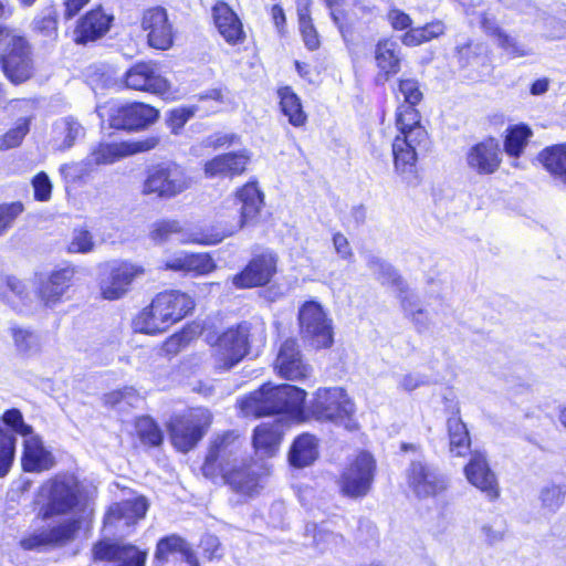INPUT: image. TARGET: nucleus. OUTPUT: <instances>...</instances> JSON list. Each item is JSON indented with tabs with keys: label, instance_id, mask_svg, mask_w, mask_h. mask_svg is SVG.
Wrapping results in <instances>:
<instances>
[{
	"label": "nucleus",
	"instance_id": "f257e3e1",
	"mask_svg": "<svg viewBox=\"0 0 566 566\" xmlns=\"http://www.w3.org/2000/svg\"><path fill=\"white\" fill-rule=\"evenodd\" d=\"M202 473L210 479L220 473L233 492L253 496L262 488V479L268 470L256 464L248 465L241 458L239 436L234 431H227L211 442Z\"/></svg>",
	"mask_w": 566,
	"mask_h": 566
},
{
	"label": "nucleus",
	"instance_id": "f03ea898",
	"mask_svg": "<svg viewBox=\"0 0 566 566\" xmlns=\"http://www.w3.org/2000/svg\"><path fill=\"white\" fill-rule=\"evenodd\" d=\"M36 517L49 521L81 511L87 516L93 513L82 496V485L74 476H63L43 483L38 494Z\"/></svg>",
	"mask_w": 566,
	"mask_h": 566
},
{
	"label": "nucleus",
	"instance_id": "7ed1b4c3",
	"mask_svg": "<svg viewBox=\"0 0 566 566\" xmlns=\"http://www.w3.org/2000/svg\"><path fill=\"white\" fill-rule=\"evenodd\" d=\"M195 306L193 300L180 291H166L156 295L134 319L136 331L145 334L165 332L182 319Z\"/></svg>",
	"mask_w": 566,
	"mask_h": 566
},
{
	"label": "nucleus",
	"instance_id": "20e7f679",
	"mask_svg": "<svg viewBox=\"0 0 566 566\" xmlns=\"http://www.w3.org/2000/svg\"><path fill=\"white\" fill-rule=\"evenodd\" d=\"M306 392L292 385H263L240 401L247 417H262L272 413L298 415L302 411Z\"/></svg>",
	"mask_w": 566,
	"mask_h": 566
},
{
	"label": "nucleus",
	"instance_id": "39448f33",
	"mask_svg": "<svg viewBox=\"0 0 566 566\" xmlns=\"http://www.w3.org/2000/svg\"><path fill=\"white\" fill-rule=\"evenodd\" d=\"M312 417L319 422H331L353 431L358 428L355 403L340 387L319 388L310 407Z\"/></svg>",
	"mask_w": 566,
	"mask_h": 566
},
{
	"label": "nucleus",
	"instance_id": "423d86ee",
	"mask_svg": "<svg viewBox=\"0 0 566 566\" xmlns=\"http://www.w3.org/2000/svg\"><path fill=\"white\" fill-rule=\"evenodd\" d=\"M191 186L192 179L181 166L175 163H164L148 170L143 185V193L167 200L187 191Z\"/></svg>",
	"mask_w": 566,
	"mask_h": 566
},
{
	"label": "nucleus",
	"instance_id": "0eeeda50",
	"mask_svg": "<svg viewBox=\"0 0 566 566\" xmlns=\"http://www.w3.org/2000/svg\"><path fill=\"white\" fill-rule=\"evenodd\" d=\"M428 147V133L416 128L408 137L396 136L392 143L395 170L408 184L417 180V160L419 153Z\"/></svg>",
	"mask_w": 566,
	"mask_h": 566
},
{
	"label": "nucleus",
	"instance_id": "6e6552de",
	"mask_svg": "<svg viewBox=\"0 0 566 566\" xmlns=\"http://www.w3.org/2000/svg\"><path fill=\"white\" fill-rule=\"evenodd\" d=\"M97 112L103 122L107 116L109 127L116 129L135 130L145 128L158 118V111L144 103L99 106Z\"/></svg>",
	"mask_w": 566,
	"mask_h": 566
},
{
	"label": "nucleus",
	"instance_id": "1a4fd4ad",
	"mask_svg": "<svg viewBox=\"0 0 566 566\" xmlns=\"http://www.w3.org/2000/svg\"><path fill=\"white\" fill-rule=\"evenodd\" d=\"M250 327L247 323L229 328L213 344L212 357L218 369L229 370L248 354Z\"/></svg>",
	"mask_w": 566,
	"mask_h": 566
},
{
	"label": "nucleus",
	"instance_id": "9d476101",
	"mask_svg": "<svg viewBox=\"0 0 566 566\" xmlns=\"http://www.w3.org/2000/svg\"><path fill=\"white\" fill-rule=\"evenodd\" d=\"M82 516L73 515L53 526L35 528L20 539L24 551H40L48 546H63L75 539Z\"/></svg>",
	"mask_w": 566,
	"mask_h": 566
},
{
	"label": "nucleus",
	"instance_id": "9b49d317",
	"mask_svg": "<svg viewBox=\"0 0 566 566\" xmlns=\"http://www.w3.org/2000/svg\"><path fill=\"white\" fill-rule=\"evenodd\" d=\"M212 416L208 409L198 408L177 417L170 423V438L181 452L192 449L210 427Z\"/></svg>",
	"mask_w": 566,
	"mask_h": 566
},
{
	"label": "nucleus",
	"instance_id": "f8f14e48",
	"mask_svg": "<svg viewBox=\"0 0 566 566\" xmlns=\"http://www.w3.org/2000/svg\"><path fill=\"white\" fill-rule=\"evenodd\" d=\"M301 334L316 348L328 347L333 343L332 321L318 302H305L298 311Z\"/></svg>",
	"mask_w": 566,
	"mask_h": 566
},
{
	"label": "nucleus",
	"instance_id": "ddd939ff",
	"mask_svg": "<svg viewBox=\"0 0 566 566\" xmlns=\"http://www.w3.org/2000/svg\"><path fill=\"white\" fill-rule=\"evenodd\" d=\"M376 471V462L368 452H360L343 471L339 485L342 492L349 497H363L371 489Z\"/></svg>",
	"mask_w": 566,
	"mask_h": 566
},
{
	"label": "nucleus",
	"instance_id": "4468645a",
	"mask_svg": "<svg viewBox=\"0 0 566 566\" xmlns=\"http://www.w3.org/2000/svg\"><path fill=\"white\" fill-rule=\"evenodd\" d=\"M408 486L419 499L437 496L448 489V479L433 465L413 461L407 470Z\"/></svg>",
	"mask_w": 566,
	"mask_h": 566
},
{
	"label": "nucleus",
	"instance_id": "2eb2a0df",
	"mask_svg": "<svg viewBox=\"0 0 566 566\" xmlns=\"http://www.w3.org/2000/svg\"><path fill=\"white\" fill-rule=\"evenodd\" d=\"M277 256L270 250L255 254L245 268L232 277L238 289H251L268 284L276 273Z\"/></svg>",
	"mask_w": 566,
	"mask_h": 566
},
{
	"label": "nucleus",
	"instance_id": "dca6fc26",
	"mask_svg": "<svg viewBox=\"0 0 566 566\" xmlns=\"http://www.w3.org/2000/svg\"><path fill=\"white\" fill-rule=\"evenodd\" d=\"M6 76L13 83H22L31 77L33 63L27 40L20 34L0 56Z\"/></svg>",
	"mask_w": 566,
	"mask_h": 566
},
{
	"label": "nucleus",
	"instance_id": "f3484780",
	"mask_svg": "<svg viewBox=\"0 0 566 566\" xmlns=\"http://www.w3.org/2000/svg\"><path fill=\"white\" fill-rule=\"evenodd\" d=\"M140 25L147 33L149 46L163 51L171 48L175 32L165 8L157 6L144 10Z\"/></svg>",
	"mask_w": 566,
	"mask_h": 566
},
{
	"label": "nucleus",
	"instance_id": "a211bd4d",
	"mask_svg": "<svg viewBox=\"0 0 566 566\" xmlns=\"http://www.w3.org/2000/svg\"><path fill=\"white\" fill-rule=\"evenodd\" d=\"M143 266L130 262L114 263L107 275L99 283L101 295L104 300H119L127 294L133 281L143 275Z\"/></svg>",
	"mask_w": 566,
	"mask_h": 566
},
{
	"label": "nucleus",
	"instance_id": "6ab92c4d",
	"mask_svg": "<svg viewBox=\"0 0 566 566\" xmlns=\"http://www.w3.org/2000/svg\"><path fill=\"white\" fill-rule=\"evenodd\" d=\"M93 556L105 566H145L147 552L132 544L102 541L94 545Z\"/></svg>",
	"mask_w": 566,
	"mask_h": 566
},
{
	"label": "nucleus",
	"instance_id": "aec40b11",
	"mask_svg": "<svg viewBox=\"0 0 566 566\" xmlns=\"http://www.w3.org/2000/svg\"><path fill=\"white\" fill-rule=\"evenodd\" d=\"M463 473L468 482L484 493L489 500L493 501L500 496L497 478L483 452L479 450L470 452Z\"/></svg>",
	"mask_w": 566,
	"mask_h": 566
},
{
	"label": "nucleus",
	"instance_id": "412c9836",
	"mask_svg": "<svg viewBox=\"0 0 566 566\" xmlns=\"http://www.w3.org/2000/svg\"><path fill=\"white\" fill-rule=\"evenodd\" d=\"M148 510V501L143 495L112 504L104 517L105 526L119 531L129 528L143 520Z\"/></svg>",
	"mask_w": 566,
	"mask_h": 566
},
{
	"label": "nucleus",
	"instance_id": "4be33fe9",
	"mask_svg": "<svg viewBox=\"0 0 566 566\" xmlns=\"http://www.w3.org/2000/svg\"><path fill=\"white\" fill-rule=\"evenodd\" d=\"M159 143L157 137L137 142L102 143L90 155V161L96 165H108L124 157L150 150Z\"/></svg>",
	"mask_w": 566,
	"mask_h": 566
},
{
	"label": "nucleus",
	"instance_id": "5701e85b",
	"mask_svg": "<svg viewBox=\"0 0 566 566\" xmlns=\"http://www.w3.org/2000/svg\"><path fill=\"white\" fill-rule=\"evenodd\" d=\"M468 167L478 175H492L500 168L502 150L497 139L486 138L473 145L467 153Z\"/></svg>",
	"mask_w": 566,
	"mask_h": 566
},
{
	"label": "nucleus",
	"instance_id": "b1692460",
	"mask_svg": "<svg viewBox=\"0 0 566 566\" xmlns=\"http://www.w3.org/2000/svg\"><path fill=\"white\" fill-rule=\"evenodd\" d=\"M125 85L127 88L151 94H164L169 88L167 80L157 72L151 62H139L127 70Z\"/></svg>",
	"mask_w": 566,
	"mask_h": 566
},
{
	"label": "nucleus",
	"instance_id": "393cba45",
	"mask_svg": "<svg viewBox=\"0 0 566 566\" xmlns=\"http://www.w3.org/2000/svg\"><path fill=\"white\" fill-rule=\"evenodd\" d=\"M160 268L192 276H201L211 273L216 269V264L208 253L177 251L163 259Z\"/></svg>",
	"mask_w": 566,
	"mask_h": 566
},
{
	"label": "nucleus",
	"instance_id": "a878e982",
	"mask_svg": "<svg viewBox=\"0 0 566 566\" xmlns=\"http://www.w3.org/2000/svg\"><path fill=\"white\" fill-rule=\"evenodd\" d=\"M251 154L243 149L218 155L206 161L203 166L207 178H234L242 175L250 163Z\"/></svg>",
	"mask_w": 566,
	"mask_h": 566
},
{
	"label": "nucleus",
	"instance_id": "bb28decb",
	"mask_svg": "<svg viewBox=\"0 0 566 566\" xmlns=\"http://www.w3.org/2000/svg\"><path fill=\"white\" fill-rule=\"evenodd\" d=\"M114 20V17L105 12L101 7L91 10L77 22L74 29V41L78 44H85L104 36Z\"/></svg>",
	"mask_w": 566,
	"mask_h": 566
},
{
	"label": "nucleus",
	"instance_id": "cd10ccee",
	"mask_svg": "<svg viewBox=\"0 0 566 566\" xmlns=\"http://www.w3.org/2000/svg\"><path fill=\"white\" fill-rule=\"evenodd\" d=\"M279 374L290 380H301L311 374V367L303 363L295 339H286L276 358Z\"/></svg>",
	"mask_w": 566,
	"mask_h": 566
},
{
	"label": "nucleus",
	"instance_id": "c85d7f7f",
	"mask_svg": "<svg viewBox=\"0 0 566 566\" xmlns=\"http://www.w3.org/2000/svg\"><path fill=\"white\" fill-rule=\"evenodd\" d=\"M304 536L310 541L308 545L321 554H337L346 548L345 537L329 530L326 523L306 524Z\"/></svg>",
	"mask_w": 566,
	"mask_h": 566
},
{
	"label": "nucleus",
	"instance_id": "c756f323",
	"mask_svg": "<svg viewBox=\"0 0 566 566\" xmlns=\"http://www.w3.org/2000/svg\"><path fill=\"white\" fill-rule=\"evenodd\" d=\"M74 274L73 266H65L53 271L45 281L41 282L38 294L44 305L54 306L61 301L71 286Z\"/></svg>",
	"mask_w": 566,
	"mask_h": 566
},
{
	"label": "nucleus",
	"instance_id": "7c9ffc66",
	"mask_svg": "<svg viewBox=\"0 0 566 566\" xmlns=\"http://www.w3.org/2000/svg\"><path fill=\"white\" fill-rule=\"evenodd\" d=\"M375 60L378 67L376 81L386 82L400 71L401 54L399 46L391 40H381L375 48Z\"/></svg>",
	"mask_w": 566,
	"mask_h": 566
},
{
	"label": "nucleus",
	"instance_id": "2f4dec72",
	"mask_svg": "<svg viewBox=\"0 0 566 566\" xmlns=\"http://www.w3.org/2000/svg\"><path fill=\"white\" fill-rule=\"evenodd\" d=\"M170 558L180 559L188 564L196 563V556L190 545L176 534L160 538L156 546L155 563L157 566H163Z\"/></svg>",
	"mask_w": 566,
	"mask_h": 566
},
{
	"label": "nucleus",
	"instance_id": "473e14b6",
	"mask_svg": "<svg viewBox=\"0 0 566 566\" xmlns=\"http://www.w3.org/2000/svg\"><path fill=\"white\" fill-rule=\"evenodd\" d=\"M52 454L43 447L39 436L31 434L24 437V451L22 457V467L27 472H41L53 467Z\"/></svg>",
	"mask_w": 566,
	"mask_h": 566
},
{
	"label": "nucleus",
	"instance_id": "72a5a7b5",
	"mask_svg": "<svg viewBox=\"0 0 566 566\" xmlns=\"http://www.w3.org/2000/svg\"><path fill=\"white\" fill-rule=\"evenodd\" d=\"M237 200L241 205L240 218L234 230L254 220L263 207V193L255 182H248L237 192Z\"/></svg>",
	"mask_w": 566,
	"mask_h": 566
},
{
	"label": "nucleus",
	"instance_id": "f704fd0d",
	"mask_svg": "<svg viewBox=\"0 0 566 566\" xmlns=\"http://www.w3.org/2000/svg\"><path fill=\"white\" fill-rule=\"evenodd\" d=\"M213 18L216 27L228 43L235 44L243 40L242 23L227 3L219 2L213 7Z\"/></svg>",
	"mask_w": 566,
	"mask_h": 566
},
{
	"label": "nucleus",
	"instance_id": "c9c22d12",
	"mask_svg": "<svg viewBox=\"0 0 566 566\" xmlns=\"http://www.w3.org/2000/svg\"><path fill=\"white\" fill-rule=\"evenodd\" d=\"M283 436L280 421L263 422L254 429L253 447L261 457H273L279 450Z\"/></svg>",
	"mask_w": 566,
	"mask_h": 566
},
{
	"label": "nucleus",
	"instance_id": "e433bc0d",
	"mask_svg": "<svg viewBox=\"0 0 566 566\" xmlns=\"http://www.w3.org/2000/svg\"><path fill=\"white\" fill-rule=\"evenodd\" d=\"M538 160L553 181L566 189V144L546 147L538 154Z\"/></svg>",
	"mask_w": 566,
	"mask_h": 566
},
{
	"label": "nucleus",
	"instance_id": "4c0bfd02",
	"mask_svg": "<svg viewBox=\"0 0 566 566\" xmlns=\"http://www.w3.org/2000/svg\"><path fill=\"white\" fill-rule=\"evenodd\" d=\"M52 136L54 146L59 150H66L84 136V128L75 118L64 117L54 123Z\"/></svg>",
	"mask_w": 566,
	"mask_h": 566
},
{
	"label": "nucleus",
	"instance_id": "58836bf2",
	"mask_svg": "<svg viewBox=\"0 0 566 566\" xmlns=\"http://www.w3.org/2000/svg\"><path fill=\"white\" fill-rule=\"evenodd\" d=\"M317 455L316 438L305 433L294 440L289 453V460L293 467L304 468L312 464Z\"/></svg>",
	"mask_w": 566,
	"mask_h": 566
},
{
	"label": "nucleus",
	"instance_id": "ea45409f",
	"mask_svg": "<svg viewBox=\"0 0 566 566\" xmlns=\"http://www.w3.org/2000/svg\"><path fill=\"white\" fill-rule=\"evenodd\" d=\"M450 452L455 457H464L470 449L471 438L465 423L459 416L447 420Z\"/></svg>",
	"mask_w": 566,
	"mask_h": 566
},
{
	"label": "nucleus",
	"instance_id": "a19ab883",
	"mask_svg": "<svg viewBox=\"0 0 566 566\" xmlns=\"http://www.w3.org/2000/svg\"><path fill=\"white\" fill-rule=\"evenodd\" d=\"M367 265L381 284L396 286L398 295H402L409 291L406 283L391 264L377 256H369Z\"/></svg>",
	"mask_w": 566,
	"mask_h": 566
},
{
	"label": "nucleus",
	"instance_id": "79ce46f5",
	"mask_svg": "<svg viewBox=\"0 0 566 566\" xmlns=\"http://www.w3.org/2000/svg\"><path fill=\"white\" fill-rule=\"evenodd\" d=\"M401 307L419 332L428 329L430 318L428 312L420 304L419 297L411 291H407L402 295H398Z\"/></svg>",
	"mask_w": 566,
	"mask_h": 566
},
{
	"label": "nucleus",
	"instance_id": "37998d69",
	"mask_svg": "<svg viewBox=\"0 0 566 566\" xmlns=\"http://www.w3.org/2000/svg\"><path fill=\"white\" fill-rule=\"evenodd\" d=\"M277 94L282 113L289 118L290 124L295 127L303 126L307 117L297 95L287 86L280 88Z\"/></svg>",
	"mask_w": 566,
	"mask_h": 566
},
{
	"label": "nucleus",
	"instance_id": "c03bdc74",
	"mask_svg": "<svg viewBox=\"0 0 566 566\" xmlns=\"http://www.w3.org/2000/svg\"><path fill=\"white\" fill-rule=\"evenodd\" d=\"M531 136V128L524 124L509 127L504 140L505 153L511 157L518 158Z\"/></svg>",
	"mask_w": 566,
	"mask_h": 566
},
{
	"label": "nucleus",
	"instance_id": "a18cd8bd",
	"mask_svg": "<svg viewBox=\"0 0 566 566\" xmlns=\"http://www.w3.org/2000/svg\"><path fill=\"white\" fill-rule=\"evenodd\" d=\"M10 333L15 350L22 356H33L41 349V340L38 334L23 327H11Z\"/></svg>",
	"mask_w": 566,
	"mask_h": 566
},
{
	"label": "nucleus",
	"instance_id": "49530a36",
	"mask_svg": "<svg viewBox=\"0 0 566 566\" xmlns=\"http://www.w3.org/2000/svg\"><path fill=\"white\" fill-rule=\"evenodd\" d=\"M566 490L556 484L544 486L539 492L542 510L547 514L556 513L564 504Z\"/></svg>",
	"mask_w": 566,
	"mask_h": 566
},
{
	"label": "nucleus",
	"instance_id": "de8ad7c7",
	"mask_svg": "<svg viewBox=\"0 0 566 566\" xmlns=\"http://www.w3.org/2000/svg\"><path fill=\"white\" fill-rule=\"evenodd\" d=\"M396 124L400 132V137H408L416 128L426 130L420 124L419 113L410 105H401L398 108Z\"/></svg>",
	"mask_w": 566,
	"mask_h": 566
},
{
	"label": "nucleus",
	"instance_id": "09e8293b",
	"mask_svg": "<svg viewBox=\"0 0 566 566\" xmlns=\"http://www.w3.org/2000/svg\"><path fill=\"white\" fill-rule=\"evenodd\" d=\"M30 117L19 118L14 127L0 136V150H8L21 145L22 140L30 130Z\"/></svg>",
	"mask_w": 566,
	"mask_h": 566
},
{
	"label": "nucleus",
	"instance_id": "8fccbe9b",
	"mask_svg": "<svg viewBox=\"0 0 566 566\" xmlns=\"http://www.w3.org/2000/svg\"><path fill=\"white\" fill-rule=\"evenodd\" d=\"M136 432L146 446L157 447L163 442L160 429L149 417H143L136 421Z\"/></svg>",
	"mask_w": 566,
	"mask_h": 566
},
{
	"label": "nucleus",
	"instance_id": "3c124183",
	"mask_svg": "<svg viewBox=\"0 0 566 566\" xmlns=\"http://www.w3.org/2000/svg\"><path fill=\"white\" fill-rule=\"evenodd\" d=\"M33 30L39 34L54 39L57 35V13L49 7L33 20Z\"/></svg>",
	"mask_w": 566,
	"mask_h": 566
},
{
	"label": "nucleus",
	"instance_id": "603ef678",
	"mask_svg": "<svg viewBox=\"0 0 566 566\" xmlns=\"http://www.w3.org/2000/svg\"><path fill=\"white\" fill-rule=\"evenodd\" d=\"M95 249V241L93 234L84 228H76L72 232L71 241L67 250L71 253H91Z\"/></svg>",
	"mask_w": 566,
	"mask_h": 566
},
{
	"label": "nucleus",
	"instance_id": "864d4df0",
	"mask_svg": "<svg viewBox=\"0 0 566 566\" xmlns=\"http://www.w3.org/2000/svg\"><path fill=\"white\" fill-rule=\"evenodd\" d=\"M23 210L24 207L19 201L0 205V237L4 235L12 228L15 219Z\"/></svg>",
	"mask_w": 566,
	"mask_h": 566
},
{
	"label": "nucleus",
	"instance_id": "5fc2aeb1",
	"mask_svg": "<svg viewBox=\"0 0 566 566\" xmlns=\"http://www.w3.org/2000/svg\"><path fill=\"white\" fill-rule=\"evenodd\" d=\"M180 232L181 227L177 220H160L153 224L150 238L157 243H163Z\"/></svg>",
	"mask_w": 566,
	"mask_h": 566
},
{
	"label": "nucleus",
	"instance_id": "6e6d98bb",
	"mask_svg": "<svg viewBox=\"0 0 566 566\" xmlns=\"http://www.w3.org/2000/svg\"><path fill=\"white\" fill-rule=\"evenodd\" d=\"M1 418L6 423V427H9L12 430L11 432L13 434L17 433L22 437H25L28 434H31L33 431V428L24 422L22 412L19 409H9L3 412Z\"/></svg>",
	"mask_w": 566,
	"mask_h": 566
},
{
	"label": "nucleus",
	"instance_id": "4d7b16f0",
	"mask_svg": "<svg viewBox=\"0 0 566 566\" xmlns=\"http://www.w3.org/2000/svg\"><path fill=\"white\" fill-rule=\"evenodd\" d=\"M198 107L195 105L172 109L169 113L168 125L174 134H178L185 124L195 116Z\"/></svg>",
	"mask_w": 566,
	"mask_h": 566
},
{
	"label": "nucleus",
	"instance_id": "13d9d810",
	"mask_svg": "<svg viewBox=\"0 0 566 566\" xmlns=\"http://www.w3.org/2000/svg\"><path fill=\"white\" fill-rule=\"evenodd\" d=\"M104 399L105 403L112 407L118 406L122 402L135 406L140 400V397L133 387H125L124 389L108 392Z\"/></svg>",
	"mask_w": 566,
	"mask_h": 566
},
{
	"label": "nucleus",
	"instance_id": "bf43d9fd",
	"mask_svg": "<svg viewBox=\"0 0 566 566\" xmlns=\"http://www.w3.org/2000/svg\"><path fill=\"white\" fill-rule=\"evenodd\" d=\"M399 92L402 94L407 105L410 106L417 105L422 98L419 84L415 80H401L399 82Z\"/></svg>",
	"mask_w": 566,
	"mask_h": 566
},
{
	"label": "nucleus",
	"instance_id": "052dcab7",
	"mask_svg": "<svg viewBox=\"0 0 566 566\" xmlns=\"http://www.w3.org/2000/svg\"><path fill=\"white\" fill-rule=\"evenodd\" d=\"M300 32L307 49L316 50L319 46V36L312 23V19L298 21Z\"/></svg>",
	"mask_w": 566,
	"mask_h": 566
},
{
	"label": "nucleus",
	"instance_id": "680f3d73",
	"mask_svg": "<svg viewBox=\"0 0 566 566\" xmlns=\"http://www.w3.org/2000/svg\"><path fill=\"white\" fill-rule=\"evenodd\" d=\"M506 528L502 521H494L486 523L481 527V533L486 543L490 545L496 544L504 538Z\"/></svg>",
	"mask_w": 566,
	"mask_h": 566
},
{
	"label": "nucleus",
	"instance_id": "e2e57ef3",
	"mask_svg": "<svg viewBox=\"0 0 566 566\" xmlns=\"http://www.w3.org/2000/svg\"><path fill=\"white\" fill-rule=\"evenodd\" d=\"M34 198L39 201H46L51 197L52 184L45 172H39L32 180Z\"/></svg>",
	"mask_w": 566,
	"mask_h": 566
},
{
	"label": "nucleus",
	"instance_id": "0e129e2a",
	"mask_svg": "<svg viewBox=\"0 0 566 566\" xmlns=\"http://www.w3.org/2000/svg\"><path fill=\"white\" fill-rule=\"evenodd\" d=\"M499 43L506 51L507 54L514 57L526 56L532 53L530 49L525 48L523 44L518 43L514 38L506 34H499Z\"/></svg>",
	"mask_w": 566,
	"mask_h": 566
},
{
	"label": "nucleus",
	"instance_id": "69168bd1",
	"mask_svg": "<svg viewBox=\"0 0 566 566\" xmlns=\"http://www.w3.org/2000/svg\"><path fill=\"white\" fill-rule=\"evenodd\" d=\"M15 452V444L0 447V478H4L12 465Z\"/></svg>",
	"mask_w": 566,
	"mask_h": 566
},
{
	"label": "nucleus",
	"instance_id": "338daca9",
	"mask_svg": "<svg viewBox=\"0 0 566 566\" xmlns=\"http://www.w3.org/2000/svg\"><path fill=\"white\" fill-rule=\"evenodd\" d=\"M333 245L335 252L338 254L340 259L350 260L353 258V250L347 238L344 234L339 232L335 233L333 235Z\"/></svg>",
	"mask_w": 566,
	"mask_h": 566
},
{
	"label": "nucleus",
	"instance_id": "774afa93",
	"mask_svg": "<svg viewBox=\"0 0 566 566\" xmlns=\"http://www.w3.org/2000/svg\"><path fill=\"white\" fill-rule=\"evenodd\" d=\"M388 19L392 28L396 30L407 29L411 24L410 17L398 9L390 10L388 13Z\"/></svg>",
	"mask_w": 566,
	"mask_h": 566
}]
</instances>
